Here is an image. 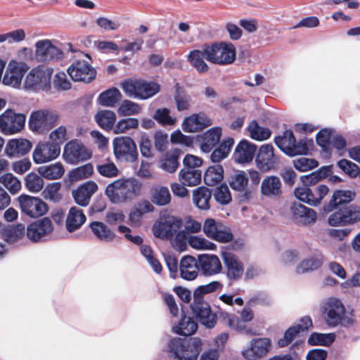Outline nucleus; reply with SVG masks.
<instances>
[{
    "label": "nucleus",
    "mask_w": 360,
    "mask_h": 360,
    "mask_svg": "<svg viewBox=\"0 0 360 360\" xmlns=\"http://www.w3.org/2000/svg\"><path fill=\"white\" fill-rule=\"evenodd\" d=\"M182 225L178 217L165 215L160 217L153 226L154 236L160 239L171 240Z\"/></svg>",
    "instance_id": "nucleus-10"
},
{
    "label": "nucleus",
    "mask_w": 360,
    "mask_h": 360,
    "mask_svg": "<svg viewBox=\"0 0 360 360\" xmlns=\"http://www.w3.org/2000/svg\"><path fill=\"white\" fill-rule=\"evenodd\" d=\"M204 59L207 60L206 44L203 46L202 50H192L187 56V60L199 74L207 73L210 70Z\"/></svg>",
    "instance_id": "nucleus-34"
},
{
    "label": "nucleus",
    "mask_w": 360,
    "mask_h": 360,
    "mask_svg": "<svg viewBox=\"0 0 360 360\" xmlns=\"http://www.w3.org/2000/svg\"><path fill=\"white\" fill-rule=\"evenodd\" d=\"M198 327V323L193 317L182 314L178 324L173 327V330L178 335L191 337L196 332Z\"/></svg>",
    "instance_id": "nucleus-38"
},
{
    "label": "nucleus",
    "mask_w": 360,
    "mask_h": 360,
    "mask_svg": "<svg viewBox=\"0 0 360 360\" xmlns=\"http://www.w3.org/2000/svg\"><path fill=\"white\" fill-rule=\"evenodd\" d=\"M323 314L326 323L330 327H336L345 319V308L340 300L330 298L324 304Z\"/></svg>",
    "instance_id": "nucleus-19"
},
{
    "label": "nucleus",
    "mask_w": 360,
    "mask_h": 360,
    "mask_svg": "<svg viewBox=\"0 0 360 360\" xmlns=\"http://www.w3.org/2000/svg\"><path fill=\"white\" fill-rule=\"evenodd\" d=\"M176 90L174 95V101L176 105V109L179 111L186 110L190 108V98L186 92L176 84Z\"/></svg>",
    "instance_id": "nucleus-61"
},
{
    "label": "nucleus",
    "mask_w": 360,
    "mask_h": 360,
    "mask_svg": "<svg viewBox=\"0 0 360 360\" xmlns=\"http://www.w3.org/2000/svg\"><path fill=\"white\" fill-rule=\"evenodd\" d=\"M139 120L134 117L122 119L115 125L113 131L115 134L126 133L130 129H136L139 127Z\"/></svg>",
    "instance_id": "nucleus-57"
},
{
    "label": "nucleus",
    "mask_w": 360,
    "mask_h": 360,
    "mask_svg": "<svg viewBox=\"0 0 360 360\" xmlns=\"http://www.w3.org/2000/svg\"><path fill=\"white\" fill-rule=\"evenodd\" d=\"M322 265V257H311L303 259L297 266L296 271L298 274H304L320 268Z\"/></svg>",
    "instance_id": "nucleus-53"
},
{
    "label": "nucleus",
    "mask_w": 360,
    "mask_h": 360,
    "mask_svg": "<svg viewBox=\"0 0 360 360\" xmlns=\"http://www.w3.org/2000/svg\"><path fill=\"white\" fill-rule=\"evenodd\" d=\"M356 193L349 190H336L330 201L323 205L324 212H333L328 222L332 226L352 225L360 221V206L349 204Z\"/></svg>",
    "instance_id": "nucleus-1"
},
{
    "label": "nucleus",
    "mask_w": 360,
    "mask_h": 360,
    "mask_svg": "<svg viewBox=\"0 0 360 360\" xmlns=\"http://www.w3.org/2000/svg\"><path fill=\"white\" fill-rule=\"evenodd\" d=\"M85 221L86 216L83 211L77 207H72L70 209L66 219V229L69 232H73L79 229Z\"/></svg>",
    "instance_id": "nucleus-39"
},
{
    "label": "nucleus",
    "mask_w": 360,
    "mask_h": 360,
    "mask_svg": "<svg viewBox=\"0 0 360 360\" xmlns=\"http://www.w3.org/2000/svg\"><path fill=\"white\" fill-rule=\"evenodd\" d=\"M223 263L224 271L229 286L238 282L243 278L244 275V264L239 257L229 251H224L221 255Z\"/></svg>",
    "instance_id": "nucleus-8"
},
{
    "label": "nucleus",
    "mask_w": 360,
    "mask_h": 360,
    "mask_svg": "<svg viewBox=\"0 0 360 360\" xmlns=\"http://www.w3.org/2000/svg\"><path fill=\"white\" fill-rule=\"evenodd\" d=\"M53 69L43 65L32 68L25 79V87L34 91H49Z\"/></svg>",
    "instance_id": "nucleus-6"
},
{
    "label": "nucleus",
    "mask_w": 360,
    "mask_h": 360,
    "mask_svg": "<svg viewBox=\"0 0 360 360\" xmlns=\"http://www.w3.org/2000/svg\"><path fill=\"white\" fill-rule=\"evenodd\" d=\"M212 195L215 200L221 205H229L232 201L229 188L224 184L216 187Z\"/></svg>",
    "instance_id": "nucleus-55"
},
{
    "label": "nucleus",
    "mask_w": 360,
    "mask_h": 360,
    "mask_svg": "<svg viewBox=\"0 0 360 360\" xmlns=\"http://www.w3.org/2000/svg\"><path fill=\"white\" fill-rule=\"evenodd\" d=\"M32 147V143L25 139H14L8 141L5 153L9 157H20L27 154Z\"/></svg>",
    "instance_id": "nucleus-32"
},
{
    "label": "nucleus",
    "mask_w": 360,
    "mask_h": 360,
    "mask_svg": "<svg viewBox=\"0 0 360 360\" xmlns=\"http://www.w3.org/2000/svg\"><path fill=\"white\" fill-rule=\"evenodd\" d=\"M93 172V165L91 163H86L72 169L70 172V177L72 181H79L90 177Z\"/></svg>",
    "instance_id": "nucleus-59"
},
{
    "label": "nucleus",
    "mask_w": 360,
    "mask_h": 360,
    "mask_svg": "<svg viewBox=\"0 0 360 360\" xmlns=\"http://www.w3.org/2000/svg\"><path fill=\"white\" fill-rule=\"evenodd\" d=\"M1 183L11 194L17 193L21 188V183L11 173H6L0 176Z\"/></svg>",
    "instance_id": "nucleus-56"
},
{
    "label": "nucleus",
    "mask_w": 360,
    "mask_h": 360,
    "mask_svg": "<svg viewBox=\"0 0 360 360\" xmlns=\"http://www.w3.org/2000/svg\"><path fill=\"white\" fill-rule=\"evenodd\" d=\"M219 319H221L225 324L229 327L244 334L254 335L255 333L253 328L247 325L245 321L240 319L234 314H230L227 312H220Z\"/></svg>",
    "instance_id": "nucleus-35"
},
{
    "label": "nucleus",
    "mask_w": 360,
    "mask_h": 360,
    "mask_svg": "<svg viewBox=\"0 0 360 360\" xmlns=\"http://www.w3.org/2000/svg\"><path fill=\"white\" fill-rule=\"evenodd\" d=\"M63 157L67 162L77 164L79 162L90 159L91 153L84 144L75 139L70 141L65 144Z\"/></svg>",
    "instance_id": "nucleus-17"
},
{
    "label": "nucleus",
    "mask_w": 360,
    "mask_h": 360,
    "mask_svg": "<svg viewBox=\"0 0 360 360\" xmlns=\"http://www.w3.org/2000/svg\"><path fill=\"white\" fill-rule=\"evenodd\" d=\"M271 345L269 338H256L250 342V348L243 352V356L248 360H257L265 356Z\"/></svg>",
    "instance_id": "nucleus-25"
},
{
    "label": "nucleus",
    "mask_w": 360,
    "mask_h": 360,
    "mask_svg": "<svg viewBox=\"0 0 360 360\" xmlns=\"http://www.w3.org/2000/svg\"><path fill=\"white\" fill-rule=\"evenodd\" d=\"M35 47V56L39 61L46 62L59 60L63 57V51L53 45L50 40H39L36 43Z\"/></svg>",
    "instance_id": "nucleus-21"
},
{
    "label": "nucleus",
    "mask_w": 360,
    "mask_h": 360,
    "mask_svg": "<svg viewBox=\"0 0 360 360\" xmlns=\"http://www.w3.org/2000/svg\"><path fill=\"white\" fill-rule=\"evenodd\" d=\"M207 60L219 65L232 64L236 58V50L231 42H215L206 44Z\"/></svg>",
    "instance_id": "nucleus-5"
},
{
    "label": "nucleus",
    "mask_w": 360,
    "mask_h": 360,
    "mask_svg": "<svg viewBox=\"0 0 360 360\" xmlns=\"http://www.w3.org/2000/svg\"><path fill=\"white\" fill-rule=\"evenodd\" d=\"M233 144L234 139L233 138H228L224 140L212 153L210 156L211 160L213 162H219L226 158Z\"/></svg>",
    "instance_id": "nucleus-46"
},
{
    "label": "nucleus",
    "mask_w": 360,
    "mask_h": 360,
    "mask_svg": "<svg viewBox=\"0 0 360 360\" xmlns=\"http://www.w3.org/2000/svg\"><path fill=\"white\" fill-rule=\"evenodd\" d=\"M25 184L29 191L37 193L43 188L44 180L41 176L30 172L25 178Z\"/></svg>",
    "instance_id": "nucleus-54"
},
{
    "label": "nucleus",
    "mask_w": 360,
    "mask_h": 360,
    "mask_svg": "<svg viewBox=\"0 0 360 360\" xmlns=\"http://www.w3.org/2000/svg\"><path fill=\"white\" fill-rule=\"evenodd\" d=\"M202 341L198 337L171 338L167 344L169 356L177 360H198L202 349Z\"/></svg>",
    "instance_id": "nucleus-3"
},
{
    "label": "nucleus",
    "mask_w": 360,
    "mask_h": 360,
    "mask_svg": "<svg viewBox=\"0 0 360 360\" xmlns=\"http://www.w3.org/2000/svg\"><path fill=\"white\" fill-rule=\"evenodd\" d=\"M248 130L251 138L257 141L266 140L271 134L269 128L260 127L256 120H252L250 123Z\"/></svg>",
    "instance_id": "nucleus-51"
},
{
    "label": "nucleus",
    "mask_w": 360,
    "mask_h": 360,
    "mask_svg": "<svg viewBox=\"0 0 360 360\" xmlns=\"http://www.w3.org/2000/svg\"><path fill=\"white\" fill-rule=\"evenodd\" d=\"M21 212L31 218L40 217L48 212L49 206L41 198L22 194L18 198Z\"/></svg>",
    "instance_id": "nucleus-12"
},
{
    "label": "nucleus",
    "mask_w": 360,
    "mask_h": 360,
    "mask_svg": "<svg viewBox=\"0 0 360 360\" xmlns=\"http://www.w3.org/2000/svg\"><path fill=\"white\" fill-rule=\"evenodd\" d=\"M56 112L48 110H39L31 112L28 125L32 131L44 134L53 128L58 122Z\"/></svg>",
    "instance_id": "nucleus-7"
},
{
    "label": "nucleus",
    "mask_w": 360,
    "mask_h": 360,
    "mask_svg": "<svg viewBox=\"0 0 360 360\" xmlns=\"http://www.w3.org/2000/svg\"><path fill=\"white\" fill-rule=\"evenodd\" d=\"M262 195L268 198H280L283 193V184L279 177L275 175L266 176L261 183Z\"/></svg>",
    "instance_id": "nucleus-26"
},
{
    "label": "nucleus",
    "mask_w": 360,
    "mask_h": 360,
    "mask_svg": "<svg viewBox=\"0 0 360 360\" xmlns=\"http://www.w3.org/2000/svg\"><path fill=\"white\" fill-rule=\"evenodd\" d=\"M98 185L93 181H88L79 186L72 192L75 202L82 207L89 205L92 195L97 191Z\"/></svg>",
    "instance_id": "nucleus-28"
},
{
    "label": "nucleus",
    "mask_w": 360,
    "mask_h": 360,
    "mask_svg": "<svg viewBox=\"0 0 360 360\" xmlns=\"http://www.w3.org/2000/svg\"><path fill=\"white\" fill-rule=\"evenodd\" d=\"M29 66L24 62L11 60L9 62L3 77L2 82L5 85L12 87H19Z\"/></svg>",
    "instance_id": "nucleus-20"
},
{
    "label": "nucleus",
    "mask_w": 360,
    "mask_h": 360,
    "mask_svg": "<svg viewBox=\"0 0 360 360\" xmlns=\"http://www.w3.org/2000/svg\"><path fill=\"white\" fill-rule=\"evenodd\" d=\"M337 165L340 169L351 178H355L359 174L360 175L358 165L350 160L341 159L338 162Z\"/></svg>",
    "instance_id": "nucleus-63"
},
{
    "label": "nucleus",
    "mask_w": 360,
    "mask_h": 360,
    "mask_svg": "<svg viewBox=\"0 0 360 360\" xmlns=\"http://www.w3.org/2000/svg\"><path fill=\"white\" fill-rule=\"evenodd\" d=\"M96 170L98 174L104 177L114 178L119 175V169L112 162L98 165Z\"/></svg>",
    "instance_id": "nucleus-64"
},
{
    "label": "nucleus",
    "mask_w": 360,
    "mask_h": 360,
    "mask_svg": "<svg viewBox=\"0 0 360 360\" xmlns=\"http://www.w3.org/2000/svg\"><path fill=\"white\" fill-rule=\"evenodd\" d=\"M39 174L46 179H58L62 177L65 173V169L60 162L51 164L39 167Z\"/></svg>",
    "instance_id": "nucleus-43"
},
{
    "label": "nucleus",
    "mask_w": 360,
    "mask_h": 360,
    "mask_svg": "<svg viewBox=\"0 0 360 360\" xmlns=\"http://www.w3.org/2000/svg\"><path fill=\"white\" fill-rule=\"evenodd\" d=\"M199 270L204 275L213 276L222 271V266L219 257L214 255H200L198 258Z\"/></svg>",
    "instance_id": "nucleus-29"
},
{
    "label": "nucleus",
    "mask_w": 360,
    "mask_h": 360,
    "mask_svg": "<svg viewBox=\"0 0 360 360\" xmlns=\"http://www.w3.org/2000/svg\"><path fill=\"white\" fill-rule=\"evenodd\" d=\"M180 276L186 281H193L197 278L199 271L198 260L193 256L186 255L181 258L179 263Z\"/></svg>",
    "instance_id": "nucleus-33"
},
{
    "label": "nucleus",
    "mask_w": 360,
    "mask_h": 360,
    "mask_svg": "<svg viewBox=\"0 0 360 360\" xmlns=\"http://www.w3.org/2000/svg\"><path fill=\"white\" fill-rule=\"evenodd\" d=\"M222 130L221 127H215L208 129L201 136L198 141L200 143V148L204 153H210L216 147L221 139Z\"/></svg>",
    "instance_id": "nucleus-30"
},
{
    "label": "nucleus",
    "mask_w": 360,
    "mask_h": 360,
    "mask_svg": "<svg viewBox=\"0 0 360 360\" xmlns=\"http://www.w3.org/2000/svg\"><path fill=\"white\" fill-rule=\"evenodd\" d=\"M229 184L233 191L238 192L236 195L238 202H245L252 198L253 192L248 188V177L245 172L238 171L233 174L229 180Z\"/></svg>",
    "instance_id": "nucleus-18"
},
{
    "label": "nucleus",
    "mask_w": 360,
    "mask_h": 360,
    "mask_svg": "<svg viewBox=\"0 0 360 360\" xmlns=\"http://www.w3.org/2000/svg\"><path fill=\"white\" fill-rule=\"evenodd\" d=\"M224 285L218 281H212L206 285L198 286L193 292V298L204 300V295L214 292L218 290H221Z\"/></svg>",
    "instance_id": "nucleus-52"
},
{
    "label": "nucleus",
    "mask_w": 360,
    "mask_h": 360,
    "mask_svg": "<svg viewBox=\"0 0 360 360\" xmlns=\"http://www.w3.org/2000/svg\"><path fill=\"white\" fill-rule=\"evenodd\" d=\"M294 167L299 172H307L319 166V162L314 158L301 157L292 161Z\"/></svg>",
    "instance_id": "nucleus-60"
},
{
    "label": "nucleus",
    "mask_w": 360,
    "mask_h": 360,
    "mask_svg": "<svg viewBox=\"0 0 360 360\" xmlns=\"http://www.w3.org/2000/svg\"><path fill=\"white\" fill-rule=\"evenodd\" d=\"M290 209L292 219L298 225L307 226L316 221L317 214L311 208L307 207L300 202H294Z\"/></svg>",
    "instance_id": "nucleus-24"
},
{
    "label": "nucleus",
    "mask_w": 360,
    "mask_h": 360,
    "mask_svg": "<svg viewBox=\"0 0 360 360\" xmlns=\"http://www.w3.org/2000/svg\"><path fill=\"white\" fill-rule=\"evenodd\" d=\"M121 97L120 91L112 87L102 92L98 96V101L101 105L114 107L121 100Z\"/></svg>",
    "instance_id": "nucleus-47"
},
{
    "label": "nucleus",
    "mask_w": 360,
    "mask_h": 360,
    "mask_svg": "<svg viewBox=\"0 0 360 360\" xmlns=\"http://www.w3.org/2000/svg\"><path fill=\"white\" fill-rule=\"evenodd\" d=\"M121 87L129 97L146 100L154 96L160 90L157 82L142 79H128L121 83Z\"/></svg>",
    "instance_id": "nucleus-4"
},
{
    "label": "nucleus",
    "mask_w": 360,
    "mask_h": 360,
    "mask_svg": "<svg viewBox=\"0 0 360 360\" xmlns=\"http://www.w3.org/2000/svg\"><path fill=\"white\" fill-rule=\"evenodd\" d=\"M255 162L257 168L262 172L276 170L281 163L279 158L274 154V148L271 144H264L259 148Z\"/></svg>",
    "instance_id": "nucleus-14"
},
{
    "label": "nucleus",
    "mask_w": 360,
    "mask_h": 360,
    "mask_svg": "<svg viewBox=\"0 0 360 360\" xmlns=\"http://www.w3.org/2000/svg\"><path fill=\"white\" fill-rule=\"evenodd\" d=\"M95 120L101 129L110 131L115 127L116 115L112 110H100L95 115Z\"/></svg>",
    "instance_id": "nucleus-41"
},
{
    "label": "nucleus",
    "mask_w": 360,
    "mask_h": 360,
    "mask_svg": "<svg viewBox=\"0 0 360 360\" xmlns=\"http://www.w3.org/2000/svg\"><path fill=\"white\" fill-rule=\"evenodd\" d=\"M191 309L197 321L206 328H212L217 324V315L205 300L193 298Z\"/></svg>",
    "instance_id": "nucleus-13"
},
{
    "label": "nucleus",
    "mask_w": 360,
    "mask_h": 360,
    "mask_svg": "<svg viewBox=\"0 0 360 360\" xmlns=\"http://www.w3.org/2000/svg\"><path fill=\"white\" fill-rule=\"evenodd\" d=\"M60 153V146L53 145L49 141L39 142L32 153L33 160L36 164H41L56 159Z\"/></svg>",
    "instance_id": "nucleus-22"
},
{
    "label": "nucleus",
    "mask_w": 360,
    "mask_h": 360,
    "mask_svg": "<svg viewBox=\"0 0 360 360\" xmlns=\"http://www.w3.org/2000/svg\"><path fill=\"white\" fill-rule=\"evenodd\" d=\"M95 237L101 241L112 242L116 238L115 233L106 224L95 221L89 225Z\"/></svg>",
    "instance_id": "nucleus-37"
},
{
    "label": "nucleus",
    "mask_w": 360,
    "mask_h": 360,
    "mask_svg": "<svg viewBox=\"0 0 360 360\" xmlns=\"http://www.w3.org/2000/svg\"><path fill=\"white\" fill-rule=\"evenodd\" d=\"M179 176L181 184L187 186H193L200 183L202 172L200 169H181Z\"/></svg>",
    "instance_id": "nucleus-45"
},
{
    "label": "nucleus",
    "mask_w": 360,
    "mask_h": 360,
    "mask_svg": "<svg viewBox=\"0 0 360 360\" xmlns=\"http://www.w3.org/2000/svg\"><path fill=\"white\" fill-rule=\"evenodd\" d=\"M142 184L135 178L119 179L109 184L105 194L112 203L130 202L141 195Z\"/></svg>",
    "instance_id": "nucleus-2"
},
{
    "label": "nucleus",
    "mask_w": 360,
    "mask_h": 360,
    "mask_svg": "<svg viewBox=\"0 0 360 360\" xmlns=\"http://www.w3.org/2000/svg\"><path fill=\"white\" fill-rule=\"evenodd\" d=\"M212 196V191L205 186H200L193 191V203L200 210H210Z\"/></svg>",
    "instance_id": "nucleus-36"
},
{
    "label": "nucleus",
    "mask_w": 360,
    "mask_h": 360,
    "mask_svg": "<svg viewBox=\"0 0 360 360\" xmlns=\"http://www.w3.org/2000/svg\"><path fill=\"white\" fill-rule=\"evenodd\" d=\"M25 120L24 114L7 109L0 115V131L5 135L16 134L23 129Z\"/></svg>",
    "instance_id": "nucleus-11"
},
{
    "label": "nucleus",
    "mask_w": 360,
    "mask_h": 360,
    "mask_svg": "<svg viewBox=\"0 0 360 360\" xmlns=\"http://www.w3.org/2000/svg\"><path fill=\"white\" fill-rule=\"evenodd\" d=\"M179 155L180 153L179 150H174L172 153L167 154L166 158L162 161L161 167L166 172H174L179 165Z\"/></svg>",
    "instance_id": "nucleus-58"
},
{
    "label": "nucleus",
    "mask_w": 360,
    "mask_h": 360,
    "mask_svg": "<svg viewBox=\"0 0 360 360\" xmlns=\"http://www.w3.org/2000/svg\"><path fill=\"white\" fill-rule=\"evenodd\" d=\"M327 186L321 184L314 188L308 186L298 187L295 189V195L300 201L309 205L316 206L321 202L322 199L328 193Z\"/></svg>",
    "instance_id": "nucleus-16"
},
{
    "label": "nucleus",
    "mask_w": 360,
    "mask_h": 360,
    "mask_svg": "<svg viewBox=\"0 0 360 360\" xmlns=\"http://www.w3.org/2000/svg\"><path fill=\"white\" fill-rule=\"evenodd\" d=\"M256 150V145L247 140H242L236 147L233 158L238 163H248L252 160Z\"/></svg>",
    "instance_id": "nucleus-31"
},
{
    "label": "nucleus",
    "mask_w": 360,
    "mask_h": 360,
    "mask_svg": "<svg viewBox=\"0 0 360 360\" xmlns=\"http://www.w3.org/2000/svg\"><path fill=\"white\" fill-rule=\"evenodd\" d=\"M212 124V120L205 113L200 112L186 117L182 122V129L185 132H198Z\"/></svg>",
    "instance_id": "nucleus-27"
},
{
    "label": "nucleus",
    "mask_w": 360,
    "mask_h": 360,
    "mask_svg": "<svg viewBox=\"0 0 360 360\" xmlns=\"http://www.w3.org/2000/svg\"><path fill=\"white\" fill-rule=\"evenodd\" d=\"M224 178V169L221 165L209 167L204 174V182L209 186L220 183Z\"/></svg>",
    "instance_id": "nucleus-42"
},
{
    "label": "nucleus",
    "mask_w": 360,
    "mask_h": 360,
    "mask_svg": "<svg viewBox=\"0 0 360 360\" xmlns=\"http://www.w3.org/2000/svg\"><path fill=\"white\" fill-rule=\"evenodd\" d=\"M25 232V226L22 224H18L4 229L2 234L6 242L13 243L22 238Z\"/></svg>",
    "instance_id": "nucleus-49"
},
{
    "label": "nucleus",
    "mask_w": 360,
    "mask_h": 360,
    "mask_svg": "<svg viewBox=\"0 0 360 360\" xmlns=\"http://www.w3.org/2000/svg\"><path fill=\"white\" fill-rule=\"evenodd\" d=\"M118 114L123 116L137 115L141 111L140 105L129 100H124L118 108Z\"/></svg>",
    "instance_id": "nucleus-62"
},
{
    "label": "nucleus",
    "mask_w": 360,
    "mask_h": 360,
    "mask_svg": "<svg viewBox=\"0 0 360 360\" xmlns=\"http://www.w3.org/2000/svg\"><path fill=\"white\" fill-rule=\"evenodd\" d=\"M314 147L313 139L307 138L300 139L298 141L295 139V143L292 145L291 149H288L289 157H294L299 155H307Z\"/></svg>",
    "instance_id": "nucleus-48"
},
{
    "label": "nucleus",
    "mask_w": 360,
    "mask_h": 360,
    "mask_svg": "<svg viewBox=\"0 0 360 360\" xmlns=\"http://www.w3.org/2000/svg\"><path fill=\"white\" fill-rule=\"evenodd\" d=\"M335 340V333H312L307 340L309 345H322V346H330Z\"/></svg>",
    "instance_id": "nucleus-50"
},
{
    "label": "nucleus",
    "mask_w": 360,
    "mask_h": 360,
    "mask_svg": "<svg viewBox=\"0 0 360 360\" xmlns=\"http://www.w3.org/2000/svg\"><path fill=\"white\" fill-rule=\"evenodd\" d=\"M53 229L51 219L48 217H44L30 224L27 227L26 234L30 240L38 242L42 237L51 233Z\"/></svg>",
    "instance_id": "nucleus-23"
},
{
    "label": "nucleus",
    "mask_w": 360,
    "mask_h": 360,
    "mask_svg": "<svg viewBox=\"0 0 360 360\" xmlns=\"http://www.w3.org/2000/svg\"><path fill=\"white\" fill-rule=\"evenodd\" d=\"M150 200L156 205L165 206L171 201V194L167 187L155 185L150 190Z\"/></svg>",
    "instance_id": "nucleus-40"
},
{
    "label": "nucleus",
    "mask_w": 360,
    "mask_h": 360,
    "mask_svg": "<svg viewBox=\"0 0 360 360\" xmlns=\"http://www.w3.org/2000/svg\"><path fill=\"white\" fill-rule=\"evenodd\" d=\"M274 143L282 152L289 156L288 149H291L292 145L295 143V137L292 131L290 129L285 130L282 135L274 138Z\"/></svg>",
    "instance_id": "nucleus-44"
},
{
    "label": "nucleus",
    "mask_w": 360,
    "mask_h": 360,
    "mask_svg": "<svg viewBox=\"0 0 360 360\" xmlns=\"http://www.w3.org/2000/svg\"><path fill=\"white\" fill-rule=\"evenodd\" d=\"M67 72L74 82L90 83L96 76V70L87 61L80 59L73 61Z\"/></svg>",
    "instance_id": "nucleus-15"
},
{
    "label": "nucleus",
    "mask_w": 360,
    "mask_h": 360,
    "mask_svg": "<svg viewBox=\"0 0 360 360\" xmlns=\"http://www.w3.org/2000/svg\"><path fill=\"white\" fill-rule=\"evenodd\" d=\"M112 144L114 155L117 160L134 162L138 159L136 145L131 137H116Z\"/></svg>",
    "instance_id": "nucleus-9"
}]
</instances>
